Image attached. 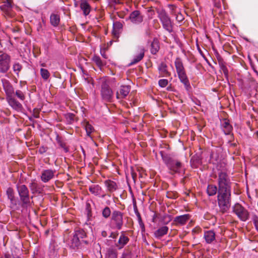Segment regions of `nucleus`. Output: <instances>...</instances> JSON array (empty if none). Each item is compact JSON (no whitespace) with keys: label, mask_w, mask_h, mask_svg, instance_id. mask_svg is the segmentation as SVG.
<instances>
[{"label":"nucleus","mask_w":258,"mask_h":258,"mask_svg":"<svg viewBox=\"0 0 258 258\" xmlns=\"http://www.w3.org/2000/svg\"><path fill=\"white\" fill-rule=\"evenodd\" d=\"M100 94L102 99L106 102H111L113 93L106 81H103L101 85Z\"/></svg>","instance_id":"nucleus-5"},{"label":"nucleus","mask_w":258,"mask_h":258,"mask_svg":"<svg viewBox=\"0 0 258 258\" xmlns=\"http://www.w3.org/2000/svg\"><path fill=\"white\" fill-rule=\"evenodd\" d=\"M86 211L87 213V216L88 217L92 216V211L91 205L89 203H87L86 205Z\"/></svg>","instance_id":"nucleus-47"},{"label":"nucleus","mask_w":258,"mask_h":258,"mask_svg":"<svg viewBox=\"0 0 258 258\" xmlns=\"http://www.w3.org/2000/svg\"><path fill=\"white\" fill-rule=\"evenodd\" d=\"M80 8L83 11V14L85 16L88 15L91 9L90 5L86 0H81Z\"/></svg>","instance_id":"nucleus-25"},{"label":"nucleus","mask_w":258,"mask_h":258,"mask_svg":"<svg viewBox=\"0 0 258 258\" xmlns=\"http://www.w3.org/2000/svg\"><path fill=\"white\" fill-rule=\"evenodd\" d=\"M120 258H133L132 249L128 247L125 249L123 252L122 253Z\"/></svg>","instance_id":"nucleus-41"},{"label":"nucleus","mask_w":258,"mask_h":258,"mask_svg":"<svg viewBox=\"0 0 258 258\" xmlns=\"http://www.w3.org/2000/svg\"><path fill=\"white\" fill-rule=\"evenodd\" d=\"M137 216L138 217V222H139L140 226L141 228L142 231L144 232L145 230V225H144V224L142 220V218H141L140 213H138Z\"/></svg>","instance_id":"nucleus-44"},{"label":"nucleus","mask_w":258,"mask_h":258,"mask_svg":"<svg viewBox=\"0 0 258 258\" xmlns=\"http://www.w3.org/2000/svg\"><path fill=\"white\" fill-rule=\"evenodd\" d=\"M81 243H82V242L81 240L74 234L71 238L70 246L73 249L78 248Z\"/></svg>","instance_id":"nucleus-29"},{"label":"nucleus","mask_w":258,"mask_h":258,"mask_svg":"<svg viewBox=\"0 0 258 258\" xmlns=\"http://www.w3.org/2000/svg\"><path fill=\"white\" fill-rule=\"evenodd\" d=\"M131 175H132V177L133 179L134 180V182H135L137 175V173L135 172H134V171L132 168H131Z\"/></svg>","instance_id":"nucleus-53"},{"label":"nucleus","mask_w":258,"mask_h":258,"mask_svg":"<svg viewBox=\"0 0 258 258\" xmlns=\"http://www.w3.org/2000/svg\"><path fill=\"white\" fill-rule=\"evenodd\" d=\"M131 91V86L129 85L121 86L118 91L116 92V96L118 99L125 98Z\"/></svg>","instance_id":"nucleus-13"},{"label":"nucleus","mask_w":258,"mask_h":258,"mask_svg":"<svg viewBox=\"0 0 258 258\" xmlns=\"http://www.w3.org/2000/svg\"><path fill=\"white\" fill-rule=\"evenodd\" d=\"M148 12L149 13H152V12H154V11L152 9V8L151 7V8H149V10H148Z\"/></svg>","instance_id":"nucleus-62"},{"label":"nucleus","mask_w":258,"mask_h":258,"mask_svg":"<svg viewBox=\"0 0 258 258\" xmlns=\"http://www.w3.org/2000/svg\"><path fill=\"white\" fill-rule=\"evenodd\" d=\"M102 216L107 219L109 218L111 215V210L108 207H105L102 210Z\"/></svg>","instance_id":"nucleus-42"},{"label":"nucleus","mask_w":258,"mask_h":258,"mask_svg":"<svg viewBox=\"0 0 258 258\" xmlns=\"http://www.w3.org/2000/svg\"><path fill=\"white\" fill-rule=\"evenodd\" d=\"M7 100L9 104L17 111H22L23 109L22 105L15 98L14 96L7 99Z\"/></svg>","instance_id":"nucleus-18"},{"label":"nucleus","mask_w":258,"mask_h":258,"mask_svg":"<svg viewBox=\"0 0 258 258\" xmlns=\"http://www.w3.org/2000/svg\"><path fill=\"white\" fill-rule=\"evenodd\" d=\"M233 211L242 221H246L249 219V213L239 203H236L234 205L233 207Z\"/></svg>","instance_id":"nucleus-7"},{"label":"nucleus","mask_w":258,"mask_h":258,"mask_svg":"<svg viewBox=\"0 0 258 258\" xmlns=\"http://www.w3.org/2000/svg\"><path fill=\"white\" fill-rule=\"evenodd\" d=\"M123 213L118 210H114L111 214V221L114 227L120 230L123 224Z\"/></svg>","instance_id":"nucleus-9"},{"label":"nucleus","mask_w":258,"mask_h":258,"mask_svg":"<svg viewBox=\"0 0 258 258\" xmlns=\"http://www.w3.org/2000/svg\"><path fill=\"white\" fill-rule=\"evenodd\" d=\"M47 150H48V148L47 147L42 146L40 147V148L38 150V152L40 154H43L47 151Z\"/></svg>","instance_id":"nucleus-51"},{"label":"nucleus","mask_w":258,"mask_h":258,"mask_svg":"<svg viewBox=\"0 0 258 258\" xmlns=\"http://www.w3.org/2000/svg\"><path fill=\"white\" fill-rule=\"evenodd\" d=\"M4 88L6 94V99H8L14 96V89L12 84L8 81L4 84Z\"/></svg>","instance_id":"nucleus-19"},{"label":"nucleus","mask_w":258,"mask_h":258,"mask_svg":"<svg viewBox=\"0 0 258 258\" xmlns=\"http://www.w3.org/2000/svg\"><path fill=\"white\" fill-rule=\"evenodd\" d=\"M168 230L169 228L167 226H162L154 232V236L156 238L160 239L167 233Z\"/></svg>","instance_id":"nucleus-23"},{"label":"nucleus","mask_w":258,"mask_h":258,"mask_svg":"<svg viewBox=\"0 0 258 258\" xmlns=\"http://www.w3.org/2000/svg\"><path fill=\"white\" fill-rule=\"evenodd\" d=\"M174 64L180 81L184 85L185 89L189 91L191 86L181 59L179 57L176 58Z\"/></svg>","instance_id":"nucleus-3"},{"label":"nucleus","mask_w":258,"mask_h":258,"mask_svg":"<svg viewBox=\"0 0 258 258\" xmlns=\"http://www.w3.org/2000/svg\"><path fill=\"white\" fill-rule=\"evenodd\" d=\"M117 252L116 249L109 248L107 251V258H117Z\"/></svg>","instance_id":"nucleus-38"},{"label":"nucleus","mask_w":258,"mask_h":258,"mask_svg":"<svg viewBox=\"0 0 258 258\" xmlns=\"http://www.w3.org/2000/svg\"><path fill=\"white\" fill-rule=\"evenodd\" d=\"M40 74L42 78L45 80H47L50 76V73L48 71L45 69L42 68L40 69Z\"/></svg>","instance_id":"nucleus-43"},{"label":"nucleus","mask_w":258,"mask_h":258,"mask_svg":"<svg viewBox=\"0 0 258 258\" xmlns=\"http://www.w3.org/2000/svg\"><path fill=\"white\" fill-rule=\"evenodd\" d=\"M159 49V41L157 38H154L151 44V53L152 54H156L158 52Z\"/></svg>","instance_id":"nucleus-27"},{"label":"nucleus","mask_w":258,"mask_h":258,"mask_svg":"<svg viewBox=\"0 0 258 258\" xmlns=\"http://www.w3.org/2000/svg\"><path fill=\"white\" fill-rule=\"evenodd\" d=\"M74 234L78 237L82 243L85 244H89V241L88 240L84 239V238L87 237V234L83 229H79L75 231Z\"/></svg>","instance_id":"nucleus-22"},{"label":"nucleus","mask_w":258,"mask_h":258,"mask_svg":"<svg viewBox=\"0 0 258 258\" xmlns=\"http://www.w3.org/2000/svg\"><path fill=\"white\" fill-rule=\"evenodd\" d=\"M133 201H134V209L135 213L136 214V215H137L138 213H139V212L138 208H137L135 199H134Z\"/></svg>","instance_id":"nucleus-56"},{"label":"nucleus","mask_w":258,"mask_h":258,"mask_svg":"<svg viewBox=\"0 0 258 258\" xmlns=\"http://www.w3.org/2000/svg\"><path fill=\"white\" fill-rule=\"evenodd\" d=\"M84 126L87 136L91 137V134L94 131V127L88 122H85Z\"/></svg>","instance_id":"nucleus-39"},{"label":"nucleus","mask_w":258,"mask_h":258,"mask_svg":"<svg viewBox=\"0 0 258 258\" xmlns=\"http://www.w3.org/2000/svg\"><path fill=\"white\" fill-rule=\"evenodd\" d=\"M176 19L178 22H181L183 20L184 18L181 14H178L176 17Z\"/></svg>","instance_id":"nucleus-54"},{"label":"nucleus","mask_w":258,"mask_h":258,"mask_svg":"<svg viewBox=\"0 0 258 258\" xmlns=\"http://www.w3.org/2000/svg\"><path fill=\"white\" fill-rule=\"evenodd\" d=\"M49 229L46 230L45 231V232H44L45 235H46V236L48 235L49 234Z\"/></svg>","instance_id":"nucleus-61"},{"label":"nucleus","mask_w":258,"mask_h":258,"mask_svg":"<svg viewBox=\"0 0 258 258\" xmlns=\"http://www.w3.org/2000/svg\"><path fill=\"white\" fill-rule=\"evenodd\" d=\"M108 1L111 5L123 4V0H108Z\"/></svg>","instance_id":"nucleus-52"},{"label":"nucleus","mask_w":258,"mask_h":258,"mask_svg":"<svg viewBox=\"0 0 258 258\" xmlns=\"http://www.w3.org/2000/svg\"><path fill=\"white\" fill-rule=\"evenodd\" d=\"M160 76L161 77H169L171 75L170 72L167 70V66L164 62H161L158 67Z\"/></svg>","instance_id":"nucleus-20"},{"label":"nucleus","mask_w":258,"mask_h":258,"mask_svg":"<svg viewBox=\"0 0 258 258\" xmlns=\"http://www.w3.org/2000/svg\"><path fill=\"white\" fill-rule=\"evenodd\" d=\"M143 18L140 11L135 10L130 14L128 19L134 24H139L143 21Z\"/></svg>","instance_id":"nucleus-12"},{"label":"nucleus","mask_w":258,"mask_h":258,"mask_svg":"<svg viewBox=\"0 0 258 258\" xmlns=\"http://www.w3.org/2000/svg\"><path fill=\"white\" fill-rule=\"evenodd\" d=\"M102 235L103 237H106L107 236V233L106 231H103L102 232Z\"/></svg>","instance_id":"nucleus-59"},{"label":"nucleus","mask_w":258,"mask_h":258,"mask_svg":"<svg viewBox=\"0 0 258 258\" xmlns=\"http://www.w3.org/2000/svg\"><path fill=\"white\" fill-rule=\"evenodd\" d=\"M89 190L94 196H98L100 194L101 187L98 184H93L89 186Z\"/></svg>","instance_id":"nucleus-35"},{"label":"nucleus","mask_w":258,"mask_h":258,"mask_svg":"<svg viewBox=\"0 0 258 258\" xmlns=\"http://www.w3.org/2000/svg\"><path fill=\"white\" fill-rule=\"evenodd\" d=\"M34 112V116L35 118H38L39 117V111L38 109L35 108L33 110Z\"/></svg>","instance_id":"nucleus-55"},{"label":"nucleus","mask_w":258,"mask_h":258,"mask_svg":"<svg viewBox=\"0 0 258 258\" xmlns=\"http://www.w3.org/2000/svg\"><path fill=\"white\" fill-rule=\"evenodd\" d=\"M217 202L220 212L222 213L226 212L231 206V189H219Z\"/></svg>","instance_id":"nucleus-2"},{"label":"nucleus","mask_w":258,"mask_h":258,"mask_svg":"<svg viewBox=\"0 0 258 258\" xmlns=\"http://www.w3.org/2000/svg\"><path fill=\"white\" fill-rule=\"evenodd\" d=\"M189 214H184L183 215L176 216L174 219V222L176 225L180 224L181 225H184L188 221L190 218Z\"/></svg>","instance_id":"nucleus-21"},{"label":"nucleus","mask_w":258,"mask_h":258,"mask_svg":"<svg viewBox=\"0 0 258 258\" xmlns=\"http://www.w3.org/2000/svg\"><path fill=\"white\" fill-rule=\"evenodd\" d=\"M218 61L221 70L223 72L225 77L228 79V70L226 66V63L224 61L223 59L221 57L218 58Z\"/></svg>","instance_id":"nucleus-30"},{"label":"nucleus","mask_w":258,"mask_h":258,"mask_svg":"<svg viewBox=\"0 0 258 258\" xmlns=\"http://www.w3.org/2000/svg\"><path fill=\"white\" fill-rule=\"evenodd\" d=\"M118 30H117V29H114V28H113V34L114 35H116L117 34H118Z\"/></svg>","instance_id":"nucleus-58"},{"label":"nucleus","mask_w":258,"mask_h":258,"mask_svg":"<svg viewBox=\"0 0 258 258\" xmlns=\"http://www.w3.org/2000/svg\"><path fill=\"white\" fill-rule=\"evenodd\" d=\"M144 55L145 50L144 49H142L140 53L138 55H137L133 59V60L130 62L129 66L136 64L140 61L143 58Z\"/></svg>","instance_id":"nucleus-34"},{"label":"nucleus","mask_w":258,"mask_h":258,"mask_svg":"<svg viewBox=\"0 0 258 258\" xmlns=\"http://www.w3.org/2000/svg\"><path fill=\"white\" fill-rule=\"evenodd\" d=\"M222 126L225 135H230L232 131V126L230 124L229 121L226 118L223 119Z\"/></svg>","instance_id":"nucleus-24"},{"label":"nucleus","mask_w":258,"mask_h":258,"mask_svg":"<svg viewBox=\"0 0 258 258\" xmlns=\"http://www.w3.org/2000/svg\"><path fill=\"white\" fill-rule=\"evenodd\" d=\"M17 189L20 197L21 207L27 209L31 206L29 191L28 187L24 184L17 185Z\"/></svg>","instance_id":"nucleus-4"},{"label":"nucleus","mask_w":258,"mask_h":258,"mask_svg":"<svg viewBox=\"0 0 258 258\" xmlns=\"http://www.w3.org/2000/svg\"><path fill=\"white\" fill-rule=\"evenodd\" d=\"M231 182L228 174L224 172L218 173V186L219 189H231Z\"/></svg>","instance_id":"nucleus-6"},{"label":"nucleus","mask_w":258,"mask_h":258,"mask_svg":"<svg viewBox=\"0 0 258 258\" xmlns=\"http://www.w3.org/2000/svg\"><path fill=\"white\" fill-rule=\"evenodd\" d=\"M122 24L121 23L119 22H115L113 24V28L114 29H117V30H119L120 29H122Z\"/></svg>","instance_id":"nucleus-50"},{"label":"nucleus","mask_w":258,"mask_h":258,"mask_svg":"<svg viewBox=\"0 0 258 258\" xmlns=\"http://www.w3.org/2000/svg\"><path fill=\"white\" fill-rule=\"evenodd\" d=\"M202 152H199L193 155L190 159L191 166L194 168H197L202 163Z\"/></svg>","instance_id":"nucleus-15"},{"label":"nucleus","mask_w":258,"mask_h":258,"mask_svg":"<svg viewBox=\"0 0 258 258\" xmlns=\"http://www.w3.org/2000/svg\"><path fill=\"white\" fill-rule=\"evenodd\" d=\"M92 60L100 69L105 65V63L102 61L99 56L94 55L92 58Z\"/></svg>","instance_id":"nucleus-40"},{"label":"nucleus","mask_w":258,"mask_h":258,"mask_svg":"<svg viewBox=\"0 0 258 258\" xmlns=\"http://www.w3.org/2000/svg\"><path fill=\"white\" fill-rule=\"evenodd\" d=\"M55 170L46 169L42 171L40 176L41 180L44 183L48 182L54 176Z\"/></svg>","instance_id":"nucleus-14"},{"label":"nucleus","mask_w":258,"mask_h":258,"mask_svg":"<svg viewBox=\"0 0 258 258\" xmlns=\"http://www.w3.org/2000/svg\"><path fill=\"white\" fill-rule=\"evenodd\" d=\"M56 140L59 147L63 148L66 153L69 151V148L66 146V143L61 137L57 136Z\"/></svg>","instance_id":"nucleus-36"},{"label":"nucleus","mask_w":258,"mask_h":258,"mask_svg":"<svg viewBox=\"0 0 258 258\" xmlns=\"http://www.w3.org/2000/svg\"><path fill=\"white\" fill-rule=\"evenodd\" d=\"M118 235V232H111L109 236V237L112 238L113 239H115L117 237Z\"/></svg>","instance_id":"nucleus-57"},{"label":"nucleus","mask_w":258,"mask_h":258,"mask_svg":"<svg viewBox=\"0 0 258 258\" xmlns=\"http://www.w3.org/2000/svg\"><path fill=\"white\" fill-rule=\"evenodd\" d=\"M6 194L8 198L10 200L11 203L16 205L14 189L11 187H8L6 191Z\"/></svg>","instance_id":"nucleus-31"},{"label":"nucleus","mask_w":258,"mask_h":258,"mask_svg":"<svg viewBox=\"0 0 258 258\" xmlns=\"http://www.w3.org/2000/svg\"><path fill=\"white\" fill-rule=\"evenodd\" d=\"M158 18L161 22L163 27L169 32H172L171 21L165 10L158 11Z\"/></svg>","instance_id":"nucleus-8"},{"label":"nucleus","mask_w":258,"mask_h":258,"mask_svg":"<svg viewBox=\"0 0 258 258\" xmlns=\"http://www.w3.org/2000/svg\"><path fill=\"white\" fill-rule=\"evenodd\" d=\"M252 220L255 228L258 232V216L256 215H253L252 217Z\"/></svg>","instance_id":"nucleus-46"},{"label":"nucleus","mask_w":258,"mask_h":258,"mask_svg":"<svg viewBox=\"0 0 258 258\" xmlns=\"http://www.w3.org/2000/svg\"><path fill=\"white\" fill-rule=\"evenodd\" d=\"M254 135L255 136L256 139L258 140V131H256Z\"/></svg>","instance_id":"nucleus-60"},{"label":"nucleus","mask_w":258,"mask_h":258,"mask_svg":"<svg viewBox=\"0 0 258 258\" xmlns=\"http://www.w3.org/2000/svg\"><path fill=\"white\" fill-rule=\"evenodd\" d=\"M102 56H103L104 58H107L106 55V54H105V53L102 54Z\"/></svg>","instance_id":"nucleus-63"},{"label":"nucleus","mask_w":258,"mask_h":258,"mask_svg":"<svg viewBox=\"0 0 258 258\" xmlns=\"http://www.w3.org/2000/svg\"><path fill=\"white\" fill-rule=\"evenodd\" d=\"M219 186L213 184H209L207 186V192L209 196H213L218 193Z\"/></svg>","instance_id":"nucleus-32"},{"label":"nucleus","mask_w":258,"mask_h":258,"mask_svg":"<svg viewBox=\"0 0 258 258\" xmlns=\"http://www.w3.org/2000/svg\"><path fill=\"white\" fill-rule=\"evenodd\" d=\"M13 0H6L3 4L0 6V9L4 13L6 16L10 17L13 16L12 13Z\"/></svg>","instance_id":"nucleus-11"},{"label":"nucleus","mask_w":258,"mask_h":258,"mask_svg":"<svg viewBox=\"0 0 258 258\" xmlns=\"http://www.w3.org/2000/svg\"><path fill=\"white\" fill-rule=\"evenodd\" d=\"M23 67L19 62H16L13 65V70L16 76L19 77V73L22 71Z\"/></svg>","instance_id":"nucleus-37"},{"label":"nucleus","mask_w":258,"mask_h":258,"mask_svg":"<svg viewBox=\"0 0 258 258\" xmlns=\"http://www.w3.org/2000/svg\"><path fill=\"white\" fill-rule=\"evenodd\" d=\"M81 148H82V152H83L84 155H85V150H84V149L82 147H81Z\"/></svg>","instance_id":"nucleus-64"},{"label":"nucleus","mask_w":258,"mask_h":258,"mask_svg":"<svg viewBox=\"0 0 258 258\" xmlns=\"http://www.w3.org/2000/svg\"><path fill=\"white\" fill-rule=\"evenodd\" d=\"M105 185L107 188V190L110 193L115 191L118 187L116 183L111 180H106L104 182Z\"/></svg>","instance_id":"nucleus-26"},{"label":"nucleus","mask_w":258,"mask_h":258,"mask_svg":"<svg viewBox=\"0 0 258 258\" xmlns=\"http://www.w3.org/2000/svg\"><path fill=\"white\" fill-rule=\"evenodd\" d=\"M204 238L207 243H212L215 239V233L213 230L205 232Z\"/></svg>","instance_id":"nucleus-28"},{"label":"nucleus","mask_w":258,"mask_h":258,"mask_svg":"<svg viewBox=\"0 0 258 258\" xmlns=\"http://www.w3.org/2000/svg\"><path fill=\"white\" fill-rule=\"evenodd\" d=\"M44 185H41L35 181H32L29 185L30 189L33 194H42L44 191Z\"/></svg>","instance_id":"nucleus-17"},{"label":"nucleus","mask_w":258,"mask_h":258,"mask_svg":"<svg viewBox=\"0 0 258 258\" xmlns=\"http://www.w3.org/2000/svg\"><path fill=\"white\" fill-rule=\"evenodd\" d=\"M129 241V238L123 233V232H122L117 242L115 243V246L118 249L120 250L124 247Z\"/></svg>","instance_id":"nucleus-16"},{"label":"nucleus","mask_w":258,"mask_h":258,"mask_svg":"<svg viewBox=\"0 0 258 258\" xmlns=\"http://www.w3.org/2000/svg\"><path fill=\"white\" fill-rule=\"evenodd\" d=\"M75 115L73 113H68L66 115L67 119L70 123L74 121Z\"/></svg>","instance_id":"nucleus-49"},{"label":"nucleus","mask_w":258,"mask_h":258,"mask_svg":"<svg viewBox=\"0 0 258 258\" xmlns=\"http://www.w3.org/2000/svg\"><path fill=\"white\" fill-rule=\"evenodd\" d=\"M50 22L53 26H58L60 22L59 15L55 14H52L50 17Z\"/></svg>","instance_id":"nucleus-33"},{"label":"nucleus","mask_w":258,"mask_h":258,"mask_svg":"<svg viewBox=\"0 0 258 258\" xmlns=\"http://www.w3.org/2000/svg\"><path fill=\"white\" fill-rule=\"evenodd\" d=\"M162 159L169 170V173L171 175L180 174L183 169L182 163L174 156L170 154H165L160 152Z\"/></svg>","instance_id":"nucleus-1"},{"label":"nucleus","mask_w":258,"mask_h":258,"mask_svg":"<svg viewBox=\"0 0 258 258\" xmlns=\"http://www.w3.org/2000/svg\"><path fill=\"white\" fill-rule=\"evenodd\" d=\"M11 57L7 53L0 55V73H6L9 70Z\"/></svg>","instance_id":"nucleus-10"},{"label":"nucleus","mask_w":258,"mask_h":258,"mask_svg":"<svg viewBox=\"0 0 258 258\" xmlns=\"http://www.w3.org/2000/svg\"><path fill=\"white\" fill-rule=\"evenodd\" d=\"M15 94L16 96L22 101H24L25 99V96L24 93L19 90L16 91Z\"/></svg>","instance_id":"nucleus-45"},{"label":"nucleus","mask_w":258,"mask_h":258,"mask_svg":"<svg viewBox=\"0 0 258 258\" xmlns=\"http://www.w3.org/2000/svg\"><path fill=\"white\" fill-rule=\"evenodd\" d=\"M159 85L161 87H165L168 84V80L166 79H161L159 81Z\"/></svg>","instance_id":"nucleus-48"}]
</instances>
